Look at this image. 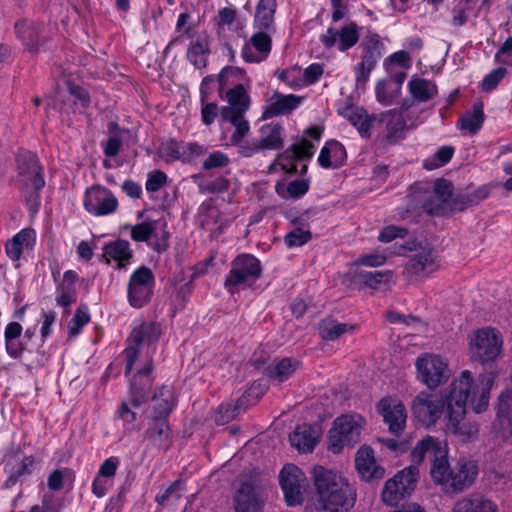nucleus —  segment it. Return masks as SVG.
Wrapping results in <instances>:
<instances>
[{
  "label": "nucleus",
  "instance_id": "1",
  "mask_svg": "<svg viewBox=\"0 0 512 512\" xmlns=\"http://www.w3.org/2000/svg\"><path fill=\"white\" fill-rule=\"evenodd\" d=\"M494 384L493 373L479 376V384H473L468 370L451 382V391L446 396L447 431L461 442H471L478 436L479 427L475 422H464L468 400L476 413L485 411L489 404V396Z\"/></svg>",
  "mask_w": 512,
  "mask_h": 512
},
{
  "label": "nucleus",
  "instance_id": "2",
  "mask_svg": "<svg viewBox=\"0 0 512 512\" xmlns=\"http://www.w3.org/2000/svg\"><path fill=\"white\" fill-rule=\"evenodd\" d=\"M412 456L417 462L424 458L430 461V475L434 483L449 495L461 494L471 488L479 474L478 462L465 456L451 466L446 445L431 436L418 442Z\"/></svg>",
  "mask_w": 512,
  "mask_h": 512
},
{
  "label": "nucleus",
  "instance_id": "3",
  "mask_svg": "<svg viewBox=\"0 0 512 512\" xmlns=\"http://www.w3.org/2000/svg\"><path fill=\"white\" fill-rule=\"evenodd\" d=\"M409 195L431 216L460 212L474 202L464 193H454L452 182L444 178L436 179L432 185L416 182L409 187Z\"/></svg>",
  "mask_w": 512,
  "mask_h": 512
},
{
  "label": "nucleus",
  "instance_id": "4",
  "mask_svg": "<svg viewBox=\"0 0 512 512\" xmlns=\"http://www.w3.org/2000/svg\"><path fill=\"white\" fill-rule=\"evenodd\" d=\"M311 474L318 512H349L353 508L356 490L346 478L323 466H315Z\"/></svg>",
  "mask_w": 512,
  "mask_h": 512
},
{
  "label": "nucleus",
  "instance_id": "5",
  "mask_svg": "<svg viewBox=\"0 0 512 512\" xmlns=\"http://www.w3.org/2000/svg\"><path fill=\"white\" fill-rule=\"evenodd\" d=\"M402 248L413 253L403 272L409 281L424 279L439 268L438 255L428 241H407Z\"/></svg>",
  "mask_w": 512,
  "mask_h": 512
},
{
  "label": "nucleus",
  "instance_id": "6",
  "mask_svg": "<svg viewBox=\"0 0 512 512\" xmlns=\"http://www.w3.org/2000/svg\"><path fill=\"white\" fill-rule=\"evenodd\" d=\"M365 419L359 414H343L338 416L328 433V449L332 453H340L345 447L352 448L361 440Z\"/></svg>",
  "mask_w": 512,
  "mask_h": 512
},
{
  "label": "nucleus",
  "instance_id": "7",
  "mask_svg": "<svg viewBox=\"0 0 512 512\" xmlns=\"http://www.w3.org/2000/svg\"><path fill=\"white\" fill-rule=\"evenodd\" d=\"M262 267L260 261L251 254L238 255L231 262V269L225 279L224 287L231 294L243 285H251L260 278Z\"/></svg>",
  "mask_w": 512,
  "mask_h": 512
},
{
  "label": "nucleus",
  "instance_id": "8",
  "mask_svg": "<svg viewBox=\"0 0 512 512\" xmlns=\"http://www.w3.org/2000/svg\"><path fill=\"white\" fill-rule=\"evenodd\" d=\"M361 60L355 66V81L357 87H364L369 80L370 73L376 67L384 54V44L375 32H368L360 44Z\"/></svg>",
  "mask_w": 512,
  "mask_h": 512
},
{
  "label": "nucleus",
  "instance_id": "9",
  "mask_svg": "<svg viewBox=\"0 0 512 512\" xmlns=\"http://www.w3.org/2000/svg\"><path fill=\"white\" fill-rule=\"evenodd\" d=\"M451 391V384L440 398L426 392L419 393L412 401V414L422 425L430 427L436 424L445 413L447 419L446 396Z\"/></svg>",
  "mask_w": 512,
  "mask_h": 512
},
{
  "label": "nucleus",
  "instance_id": "10",
  "mask_svg": "<svg viewBox=\"0 0 512 512\" xmlns=\"http://www.w3.org/2000/svg\"><path fill=\"white\" fill-rule=\"evenodd\" d=\"M418 468L409 466L386 481L381 493L382 501L388 506H396L411 494L416 487Z\"/></svg>",
  "mask_w": 512,
  "mask_h": 512
},
{
  "label": "nucleus",
  "instance_id": "11",
  "mask_svg": "<svg viewBox=\"0 0 512 512\" xmlns=\"http://www.w3.org/2000/svg\"><path fill=\"white\" fill-rule=\"evenodd\" d=\"M502 340L493 328L479 329L470 340L469 354L473 362L484 364L500 354Z\"/></svg>",
  "mask_w": 512,
  "mask_h": 512
},
{
  "label": "nucleus",
  "instance_id": "12",
  "mask_svg": "<svg viewBox=\"0 0 512 512\" xmlns=\"http://www.w3.org/2000/svg\"><path fill=\"white\" fill-rule=\"evenodd\" d=\"M155 277L147 266L138 267L129 277L127 285V299L133 308L140 309L146 306L153 295Z\"/></svg>",
  "mask_w": 512,
  "mask_h": 512
},
{
  "label": "nucleus",
  "instance_id": "13",
  "mask_svg": "<svg viewBox=\"0 0 512 512\" xmlns=\"http://www.w3.org/2000/svg\"><path fill=\"white\" fill-rule=\"evenodd\" d=\"M279 484L288 506L304 502L308 482L303 471L293 464L285 465L279 474Z\"/></svg>",
  "mask_w": 512,
  "mask_h": 512
},
{
  "label": "nucleus",
  "instance_id": "14",
  "mask_svg": "<svg viewBox=\"0 0 512 512\" xmlns=\"http://www.w3.org/2000/svg\"><path fill=\"white\" fill-rule=\"evenodd\" d=\"M415 365L418 379L429 389L437 388L450 376L447 364L437 355L419 357Z\"/></svg>",
  "mask_w": 512,
  "mask_h": 512
},
{
  "label": "nucleus",
  "instance_id": "15",
  "mask_svg": "<svg viewBox=\"0 0 512 512\" xmlns=\"http://www.w3.org/2000/svg\"><path fill=\"white\" fill-rule=\"evenodd\" d=\"M18 179L25 187H31L35 192L45 186L43 169L39 164L36 154L19 150L16 154Z\"/></svg>",
  "mask_w": 512,
  "mask_h": 512
},
{
  "label": "nucleus",
  "instance_id": "16",
  "mask_svg": "<svg viewBox=\"0 0 512 512\" xmlns=\"http://www.w3.org/2000/svg\"><path fill=\"white\" fill-rule=\"evenodd\" d=\"M314 151V145L309 140L301 138L297 143L290 145L277 155L276 160L269 166V172L274 170L278 161L281 169L287 174H296L298 172L296 161L310 160L314 155Z\"/></svg>",
  "mask_w": 512,
  "mask_h": 512
},
{
  "label": "nucleus",
  "instance_id": "17",
  "mask_svg": "<svg viewBox=\"0 0 512 512\" xmlns=\"http://www.w3.org/2000/svg\"><path fill=\"white\" fill-rule=\"evenodd\" d=\"M360 38V27L353 21L340 27H329L325 34L320 36V41L325 48L337 47L340 52H345L355 46Z\"/></svg>",
  "mask_w": 512,
  "mask_h": 512
},
{
  "label": "nucleus",
  "instance_id": "18",
  "mask_svg": "<svg viewBox=\"0 0 512 512\" xmlns=\"http://www.w3.org/2000/svg\"><path fill=\"white\" fill-rule=\"evenodd\" d=\"M161 335V328L156 323H142L131 332L132 345L124 350L126 356L125 375L128 376L138 358L141 345L144 341L149 343L156 341Z\"/></svg>",
  "mask_w": 512,
  "mask_h": 512
},
{
  "label": "nucleus",
  "instance_id": "19",
  "mask_svg": "<svg viewBox=\"0 0 512 512\" xmlns=\"http://www.w3.org/2000/svg\"><path fill=\"white\" fill-rule=\"evenodd\" d=\"M377 411L382 416L383 422L388 426V431L400 436L405 429L407 412L405 406L397 399L382 398L377 404Z\"/></svg>",
  "mask_w": 512,
  "mask_h": 512
},
{
  "label": "nucleus",
  "instance_id": "20",
  "mask_svg": "<svg viewBox=\"0 0 512 512\" xmlns=\"http://www.w3.org/2000/svg\"><path fill=\"white\" fill-rule=\"evenodd\" d=\"M84 207L95 216H103L115 212L118 201L110 190L96 185L86 190Z\"/></svg>",
  "mask_w": 512,
  "mask_h": 512
},
{
  "label": "nucleus",
  "instance_id": "21",
  "mask_svg": "<svg viewBox=\"0 0 512 512\" xmlns=\"http://www.w3.org/2000/svg\"><path fill=\"white\" fill-rule=\"evenodd\" d=\"M148 425L144 431V439L158 450L167 451L173 442V433L166 419L148 417Z\"/></svg>",
  "mask_w": 512,
  "mask_h": 512
},
{
  "label": "nucleus",
  "instance_id": "22",
  "mask_svg": "<svg viewBox=\"0 0 512 512\" xmlns=\"http://www.w3.org/2000/svg\"><path fill=\"white\" fill-rule=\"evenodd\" d=\"M355 467L361 479L368 482L380 480L385 475V469L376 461L373 449L366 445L357 451Z\"/></svg>",
  "mask_w": 512,
  "mask_h": 512
},
{
  "label": "nucleus",
  "instance_id": "23",
  "mask_svg": "<svg viewBox=\"0 0 512 512\" xmlns=\"http://www.w3.org/2000/svg\"><path fill=\"white\" fill-rule=\"evenodd\" d=\"M152 369L153 364L150 360L144 367L138 370L137 374L134 375L130 381L131 402L135 407H139L148 399L149 392L153 385V378L151 377Z\"/></svg>",
  "mask_w": 512,
  "mask_h": 512
},
{
  "label": "nucleus",
  "instance_id": "24",
  "mask_svg": "<svg viewBox=\"0 0 512 512\" xmlns=\"http://www.w3.org/2000/svg\"><path fill=\"white\" fill-rule=\"evenodd\" d=\"M452 512H498V506L483 493L473 492L457 500Z\"/></svg>",
  "mask_w": 512,
  "mask_h": 512
},
{
  "label": "nucleus",
  "instance_id": "25",
  "mask_svg": "<svg viewBox=\"0 0 512 512\" xmlns=\"http://www.w3.org/2000/svg\"><path fill=\"white\" fill-rule=\"evenodd\" d=\"M71 97L74 98V103H76V101H79L83 108L87 107L90 102L89 93L86 89L78 85L68 83L67 91L57 89L55 95L48 99L46 107L58 110H65L66 100H68Z\"/></svg>",
  "mask_w": 512,
  "mask_h": 512
},
{
  "label": "nucleus",
  "instance_id": "26",
  "mask_svg": "<svg viewBox=\"0 0 512 512\" xmlns=\"http://www.w3.org/2000/svg\"><path fill=\"white\" fill-rule=\"evenodd\" d=\"M43 24H35L28 20H19L15 23V31L18 38L31 53H37L43 43L42 31Z\"/></svg>",
  "mask_w": 512,
  "mask_h": 512
},
{
  "label": "nucleus",
  "instance_id": "27",
  "mask_svg": "<svg viewBox=\"0 0 512 512\" xmlns=\"http://www.w3.org/2000/svg\"><path fill=\"white\" fill-rule=\"evenodd\" d=\"M320 438V430L317 426L303 424L297 426L290 435V443L299 452H312Z\"/></svg>",
  "mask_w": 512,
  "mask_h": 512
},
{
  "label": "nucleus",
  "instance_id": "28",
  "mask_svg": "<svg viewBox=\"0 0 512 512\" xmlns=\"http://www.w3.org/2000/svg\"><path fill=\"white\" fill-rule=\"evenodd\" d=\"M102 256L106 259V263H110V260L117 262V269L121 270L130 264L133 258V250L127 240L118 239L107 243L103 247Z\"/></svg>",
  "mask_w": 512,
  "mask_h": 512
},
{
  "label": "nucleus",
  "instance_id": "29",
  "mask_svg": "<svg viewBox=\"0 0 512 512\" xmlns=\"http://www.w3.org/2000/svg\"><path fill=\"white\" fill-rule=\"evenodd\" d=\"M302 98L293 94L285 95L275 92L270 98L269 105L263 112L262 118L268 119L278 115L290 113L296 109Z\"/></svg>",
  "mask_w": 512,
  "mask_h": 512
},
{
  "label": "nucleus",
  "instance_id": "30",
  "mask_svg": "<svg viewBox=\"0 0 512 512\" xmlns=\"http://www.w3.org/2000/svg\"><path fill=\"white\" fill-rule=\"evenodd\" d=\"M234 502L235 512H262V503L251 483L241 484L234 497Z\"/></svg>",
  "mask_w": 512,
  "mask_h": 512
},
{
  "label": "nucleus",
  "instance_id": "31",
  "mask_svg": "<svg viewBox=\"0 0 512 512\" xmlns=\"http://www.w3.org/2000/svg\"><path fill=\"white\" fill-rule=\"evenodd\" d=\"M152 400L156 403L154 404L152 413L149 417L168 420L175 406V398L172 388L170 386L163 385L153 394Z\"/></svg>",
  "mask_w": 512,
  "mask_h": 512
},
{
  "label": "nucleus",
  "instance_id": "32",
  "mask_svg": "<svg viewBox=\"0 0 512 512\" xmlns=\"http://www.w3.org/2000/svg\"><path fill=\"white\" fill-rule=\"evenodd\" d=\"M277 10L276 0H259L256 5L253 25L258 30L274 32V16Z\"/></svg>",
  "mask_w": 512,
  "mask_h": 512
},
{
  "label": "nucleus",
  "instance_id": "33",
  "mask_svg": "<svg viewBox=\"0 0 512 512\" xmlns=\"http://www.w3.org/2000/svg\"><path fill=\"white\" fill-rule=\"evenodd\" d=\"M284 129L278 123H269L261 126L259 129L260 143L264 150H279L284 145Z\"/></svg>",
  "mask_w": 512,
  "mask_h": 512
},
{
  "label": "nucleus",
  "instance_id": "34",
  "mask_svg": "<svg viewBox=\"0 0 512 512\" xmlns=\"http://www.w3.org/2000/svg\"><path fill=\"white\" fill-rule=\"evenodd\" d=\"M227 106H223L220 113H226L227 110L231 114L245 113L250 105V97L242 84H236L233 88L226 92Z\"/></svg>",
  "mask_w": 512,
  "mask_h": 512
},
{
  "label": "nucleus",
  "instance_id": "35",
  "mask_svg": "<svg viewBox=\"0 0 512 512\" xmlns=\"http://www.w3.org/2000/svg\"><path fill=\"white\" fill-rule=\"evenodd\" d=\"M34 242V231L23 229L7 242L5 247L6 254L11 260L17 261L22 255L23 248L32 247Z\"/></svg>",
  "mask_w": 512,
  "mask_h": 512
},
{
  "label": "nucleus",
  "instance_id": "36",
  "mask_svg": "<svg viewBox=\"0 0 512 512\" xmlns=\"http://www.w3.org/2000/svg\"><path fill=\"white\" fill-rule=\"evenodd\" d=\"M299 366L300 362L293 358L285 357L275 360L273 365L268 366L267 376L281 383L292 376Z\"/></svg>",
  "mask_w": 512,
  "mask_h": 512
},
{
  "label": "nucleus",
  "instance_id": "37",
  "mask_svg": "<svg viewBox=\"0 0 512 512\" xmlns=\"http://www.w3.org/2000/svg\"><path fill=\"white\" fill-rule=\"evenodd\" d=\"M210 53L209 41L206 35L199 36L192 41L187 50V58L196 68L201 69L207 65V56Z\"/></svg>",
  "mask_w": 512,
  "mask_h": 512
},
{
  "label": "nucleus",
  "instance_id": "38",
  "mask_svg": "<svg viewBox=\"0 0 512 512\" xmlns=\"http://www.w3.org/2000/svg\"><path fill=\"white\" fill-rule=\"evenodd\" d=\"M355 326L348 323H340L334 319H324L319 323L318 330L322 339L334 341L342 335L352 332Z\"/></svg>",
  "mask_w": 512,
  "mask_h": 512
},
{
  "label": "nucleus",
  "instance_id": "39",
  "mask_svg": "<svg viewBox=\"0 0 512 512\" xmlns=\"http://www.w3.org/2000/svg\"><path fill=\"white\" fill-rule=\"evenodd\" d=\"M220 116L223 121L230 122L235 127V131L230 137L231 144L238 145L241 143L250 130V125L244 118V113L231 114V111L227 110L226 113H220Z\"/></svg>",
  "mask_w": 512,
  "mask_h": 512
},
{
  "label": "nucleus",
  "instance_id": "40",
  "mask_svg": "<svg viewBox=\"0 0 512 512\" xmlns=\"http://www.w3.org/2000/svg\"><path fill=\"white\" fill-rule=\"evenodd\" d=\"M345 115L362 136L368 137L370 135V127L373 119L365 109L362 107L350 106L346 108Z\"/></svg>",
  "mask_w": 512,
  "mask_h": 512
},
{
  "label": "nucleus",
  "instance_id": "41",
  "mask_svg": "<svg viewBox=\"0 0 512 512\" xmlns=\"http://www.w3.org/2000/svg\"><path fill=\"white\" fill-rule=\"evenodd\" d=\"M485 120L483 111V103L476 102L473 105L472 111H467L460 119V129L467 130L471 134H475L481 127Z\"/></svg>",
  "mask_w": 512,
  "mask_h": 512
},
{
  "label": "nucleus",
  "instance_id": "42",
  "mask_svg": "<svg viewBox=\"0 0 512 512\" xmlns=\"http://www.w3.org/2000/svg\"><path fill=\"white\" fill-rule=\"evenodd\" d=\"M409 91L417 102H427L437 94V87L432 82L416 78L409 81Z\"/></svg>",
  "mask_w": 512,
  "mask_h": 512
},
{
  "label": "nucleus",
  "instance_id": "43",
  "mask_svg": "<svg viewBox=\"0 0 512 512\" xmlns=\"http://www.w3.org/2000/svg\"><path fill=\"white\" fill-rule=\"evenodd\" d=\"M389 119L386 124L387 134L386 142L389 144L396 143L402 137L403 131L407 128L405 117L402 113L393 110L388 113Z\"/></svg>",
  "mask_w": 512,
  "mask_h": 512
},
{
  "label": "nucleus",
  "instance_id": "44",
  "mask_svg": "<svg viewBox=\"0 0 512 512\" xmlns=\"http://www.w3.org/2000/svg\"><path fill=\"white\" fill-rule=\"evenodd\" d=\"M309 190V181L307 179H297L289 182L287 185L278 182L275 185L276 193L282 198H300Z\"/></svg>",
  "mask_w": 512,
  "mask_h": 512
},
{
  "label": "nucleus",
  "instance_id": "45",
  "mask_svg": "<svg viewBox=\"0 0 512 512\" xmlns=\"http://www.w3.org/2000/svg\"><path fill=\"white\" fill-rule=\"evenodd\" d=\"M246 399L239 398L236 403H225L221 404L215 414V422L217 425H225L235 419V417L241 412L245 411L244 406Z\"/></svg>",
  "mask_w": 512,
  "mask_h": 512
},
{
  "label": "nucleus",
  "instance_id": "46",
  "mask_svg": "<svg viewBox=\"0 0 512 512\" xmlns=\"http://www.w3.org/2000/svg\"><path fill=\"white\" fill-rule=\"evenodd\" d=\"M497 417L502 424L512 429V389L501 392L496 405Z\"/></svg>",
  "mask_w": 512,
  "mask_h": 512
},
{
  "label": "nucleus",
  "instance_id": "47",
  "mask_svg": "<svg viewBox=\"0 0 512 512\" xmlns=\"http://www.w3.org/2000/svg\"><path fill=\"white\" fill-rule=\"evenodd\" d=\"M356 276L359 281L364 283L366 286L376 289L379 285L388 283L391 280L393 273L391 270L360 271Z\"/></svg>",
  "mask_w": 512,
  "mask_h": 512
},
{
  "label": "nucleus",
  "instance_id": "48",
  "mask_svg": "<svg viewBox=\"0 0 512 512\" xmlns=\"http://www.w3.org/2000/svg\"><path fill=\"white\" fill-rule=\"evenodd\" d=\"M249 44L259 52L264 60L269 56L272 49V39L266 30H258L250 38Z\"/></svg>",
  "mask_w": 512,
  "mask_h": 512
},
{
  "label": "nucleus",
  "instance_id": "49",
  "mask_svg": "<svg viewBox=\"0 0 512 512\" xmlns=\"http://www.w3.org/2000/svg\"><path fill=\"white\" fill-rule=\"evenodd\" d=\"M244 75V71L239 67L226 66L217 76L219 94L222 95L225 88L233 84V79L240 80Z\"/></svg>",
  "mask_w": 512,
  "mask_h": 512
},
{
  "label": "nucleus",
  "instance_id": "50",
  "mask_svg": "<svg viewBox=\"0 0 512 512\" xmlns=\"http://www.w3.org/2000/svg\"><path fill=\"white\" fill-rule=\"evenodd\" d=\"M157 221H145L131 227V238L136 242H147L156 229Z\"/></svg>",
  "mask_w": 512,
  "mask_h": 512
},
{
  "label": "nucleus",
  "instance_id": "51",
  "mask_svg": "<svg viewBox=\"0 0 512 512\" xmlns=\"http://www.w3.org/2000/svg\"><path fill=\"white\" fill-rule=\"evenodd\" d=\"M375 93L378 102L385 106L391 105L398 96L395 89L391 88L390 82L387 79H382L377 83Z\"/></svg>",
  "mask_w": 512,
  "mask_h": 512
},
{
  "label": "nucleus",
  "instance_id": "52",
  "mask_svg": "<svg viewBox=\"0 0 512 512\" xmlns=\"http://www.w3.org/2000/svg\"><path fill=\"white\" fill-rule=\"evenodd\" d=\"M90 320L88 308L80 306L77 308L73 318L70 320L68 329L71 336H76L80 333L81 329Z\"/></svg>",
  "mask_w": 512,
  "mask_h": 512
},
{
  "label": "nucleus",
  "instance_id": "53",
  "mask_svg": "<svg viewBox=\"0 0 512 512\" xmlns=\"http://www.w3.org/2000/svg\"><path fill=\"white\" fill-rule=\"evenodd\" d=\"M311 238L312 235L309 230L296 227L284 237V242L289 248L300 247L309 242Z\"/></svg>",
  "mask_w": 512,
  "mask_h": 512
},
{
  "label": "nucleus",
  "instance_id": "54",
  "mask_svg": "<svg viewBox=\"0 0 512 512\" xmlns=\"http://www.w3.org/2000/svg\"><path fill=\"white\" fill-rule=\"evenodd\" d=\"M186 154L185 150H182L177 142L170 140L159 147V156L166 161H174L180 159Z\"/></svg>",
  "mask_w": 512,
  "mask_h": 512
},
{
  "label": "nucleus",
  "instance_id": "55",
  "mask_svg": "<svg viewBox=\"0 0 512 512\" xmlns=\"http://www.w3.org/2000/svg\"><path fill=\"white\" fill-rule=\"evenodd\" d=\"M506 72L507 70L504 67H498L492 70L484 77L481 84L482 90L489 92L495 89L498 83L504 78Z\"/></svg>",
  "mask_w": 512,
  "mask_h": 512
},
{
  "label": "nucleus",
  "instance_id": "56",
  "mask_svg": "<svg viewBox=\"0 0 512 512\" xmlns=\"http://www.w3.org/2000/svg\"><path fill=\"white\" fill-rule=\"evenodd\" d=\"M229 186V181L226 178L218 177L213 181L200 184L199 188L202 193L218 194L226 192Z\"/></svg>",
  "mask_w": 512,
  "mask_h": 512
},
{
  "label": "nucleus",
  "instance_id": "57",
  "mask_svg": "<svg viewBox=\"0 0 512 512\" xmlns=\"http://www.w3.org/2000/svg\"><path fill=\"white\" fill-rule=\"evenodd\" d=\"M229 164V158L226 154L220 151L212 152L203 162L202 168L210 170L213 168H220Z\"/></svg>",
  "mask_w": 512,
  "mask_h": 512
},
{
  "label": "nucleus",
  "instance_id": "58",
  "mask_svg": "<svg viewBox=\"0 0 512 512\" xmlns=\"http://www.w3.org/2000/svg\"><path fill=\"white\" fill-rule=\"evenodd\" d=\"M33 463L34 458L32 456L24 457L17 471L12 473L6 480L5 487L9 488L14 486L20 476L30 473V467H32Z\"/></svg>",
  "mask_w": 512,
  "mask_h": 512
},
{
  "label": "nucleus",
  "instance_id": "59",
  "mask_svg": "<svg viewBox=\"0 0 512 512\" xmlns=\"http://www.w3.org/2000/svg\"><path fill=\"white\" fill-rule=\"evenodd\" d=\"M407 232V229L402 227L387 226L380 231L378 240L383 243H389L398 237L404 238Z\"/></svg>",
  "mask_w": 512,
  "mask_h": 512
},
{
  "label": "nucleus",
  "instance_id": "60",
  "mask_svg": "<svg viewBox=\"0 0 512 512\" xmlns=\"http://www.w3.org/2000/svg\"><path fill=\"white\" fill-rule=\"evenodd\" d=\"M182 481L176 480L174 481L165 491L156 496V501L158 504H163L169 498H173L174 500H179L182 493Z\"/></svg>",
  "mask_w": 512,
  "mask_h": 512
},
{
  "label": "nucleus",
  "instance_id": "61",
  "mask_svg": "<svg viewBox=\"0 0 512 512\" xmlns=\"http://www.w3.org/2000/svg\"><path fill=\"white\" fill-rule=\"evenodd\" d=\"M498 63L512 66V36L508 37L495 54Z\"/></svg>",
  "mask_w": 512,
  "mask_h": 512
},
{
  "label": "nucleus",
  "instance_id": "62",
  "mask_svg": "<svg viewBox=\"0 0 512 512\" xmlns=\"http://www.w3.org/2000/svg\"><path fill=\"white\" fill-rule=\"evenodd\" d=\"M5 348L7 354L14 358L19 359L21 358L23 352L27 350L26 342L23 340V338H16L12 339L10 341L5 342Z\"/></svg>",
  "mask_w": 512,
  "mask_h": 512
},
{
  "label": "nucleus",
  "instance_id": "63",
  "mask_svg": "<svg viewBox=\"0 0 512 512\" xmlns=\"http://www.w3.org/2000/svg\"><path fill=\"white\" fill-rule=\"evenodd\" d=\"M167 182V175L160 171H154L149 174L148 180L146 182V190L148 192H156L158 191L162 186H164Z\"/></svg>",
  "mask_w": 512,
  "mask_h": 512
},
{
  "label": "nucleus",
  "instance_id": "64",
  "mask_svg": "<svg viewBox=\"0 0 512 512\" xmlns=\"http://www.w3.org/2000/svg\"><path fill=\"white\" fill-rule=\"evenodd\" d=\"M324 72L323 66L318 63L309 65L302 71L304 86L310 85L318 81Z\"/></svg>",
  "mask_w": 512,
  "mask_h": 512
}]
</instances>
